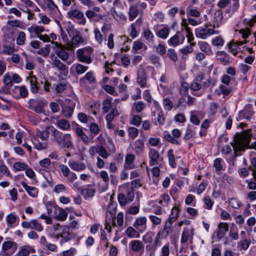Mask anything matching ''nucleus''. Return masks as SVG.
Masks as SVG:
<instances>
[{"instance_id": "nucleus-1", "label": "nucleus", "mask_w": 256, "mask_h": 256, "mask_svg": "<svg viewBox=\"0 0 256 256\" xmlns=\"http://www.w3.org/2000/svg\"><path fill=\"white\" fill-rule=\"evenodd\" d=\"M248 130H243L242 132H237L234 136V142H231L230 144L232 146L234 152L244 151L246 148L254 149L256 150V141L252 142L250 146L251 140V134Z\"/></svg>"}, {"instance_id": "nucleus-29", "label": "nucleus", "mask_w": 256, "mask_h": 256, "mask_svg": "<svg viewBox=\"0 0 256 256\" xmlns=\"http://www.w3.org/2000/svg\"><path fill=\"white\" fill-rule=\"evenodd\" d=\"M18 218L14 213L12 212L8 214L6 218V221L8 225V228L6 230V232L10 228L14 226V224L16 222L17 219Z\"/></svg>"}, {"instance_id": "nucleus-39", "label": "nucleus", "mask_w": 256, "mask_h": 256, "mask_svg": "<svg viewBox=\"0 0 256 256\" xmlns=\"http://www.w3.org/2000/svg\"><path fill=\"white\" fill-rule=\"evenodd\" d=\"M194 128H195L191 125L188 126L183 138L184 140H188L192 138Z\"/></svg>"}, {"instance_id": "nucleus-4", "label": "nucleus", "mask_w": 256, "mask_h": 256, "mask_svg": "<svg viewBox=\"0 0 256 256\" xmlns=\"http://www.w3.org/2000/svg\"><path fill=\"white\" fill-rule=\"evenodd\" d=\"M79 84L80 87L86 88L91 85L96 86L97 81L93 71H90L86 74L84 76L80 78Z\"/></svg>"}, {"instance_id": "nucleus-19", "label": "nucleus", "mask_w": 256, "mask_h": 256, "mask_svg": "<svg viewBox=\"0 0 256 256\" xmlns=\"http://www.w3.org/2000/svg\"><path fill=\"white\" fill-rule=\"evenodd\" d=\"M254 113L252 105L248 104L245 106L244 110L240 112V116L242 118L250 120Z\"/></svg>"}, {"instance_id": "nucleus-59", "label": "nucleus", "mask_w": 256, "mask_h": 256, "mask_svg": "<svg viewBox=\"0 0 256 256\" xmlns=\"http://www.w3.org/2000/svg\"><path fill=\"white\" fill-rule=\"evenodd\" d=\"M250 244V240L244 239L238 242V247L240 248V250H246L248 248Z\"/></svg>"}, {"instance_id": "nucleus-52", "label": "nucleus", "mask_w": 256, "mask_h": 256, "mask_svg": "<svg viewBox=\"0 0 256 256\" xmlns=\"http://www.w3.org/2000/svg\"><path fill=\"white\" fill-rule=\"evenodd\" d=\"M167 56L174 62H176L178 60L177 54L176 50L173 48H169L168 50Z\"/></svg>"}, {"instance_id": "nucleus-43", "label": "nucleus", "mask_w": 256, "mask_h": 256, "mask_svg": "<svg viewBox=\"0 0 256 256\" xmlns=\"http://www.w3.org/2000/svg\"><path fill=\"white\" fill-rule=\"evenodd\" d=\"M118 115V113L117 109L114 108H112L110 111V112L106 114V122H112V120L114 118Z\"/></svg>"}, {"instance_id": "nucleus-14", "label": "nucleus", "mask_w": 256, "mask_h": 256, "mask_svg": "<svg viewBox=\"0 0 256 256\" xmlns=\"http://www.w3.org/2000/svg\"><path fill=\"white\" fill-rule=\"evenodd\" d=\"M22 226L24 228L35 230L38 232L43 230V226L36 220H32L30 222L24 221L22 223Z\"/></svg>"}, {"instance_id": "nucleus-64", "label": "nucleus", "mask_w": 256, "mask_h": 256, "mask_svg": "<svg viewBox=\"0 0 256 256\" xmlns=\"http://www.w3.org/2000/svg\"><path fill=\"white\" fill-rule=\"evenodd\" d=\"M68 217V214L62 208H60L58 211V214H56V218L58 220L64 221Z\"/></svg>"}, {"instance_id": "nucleus-57", "label": "nucleus", "mask_w": 256, "mask_h": 256, "mask_svg": "<svg viewBox=\"0 0 256 256\" xmlns=\"http://www.w3.org/2000/svg\"><path fill=\"white\" fill-rule=\"evenodd\" d=\"M72 128L76 134L78 136H80L84 132L83 131V128L76 122L72 123Z\"/></svg>"}, {"instance_id": "nucleus-20", "label": "nucleus", "mask_w": 256, "mask_h": 256, "mask_svg": "<svg viewBox=\"0 0 256 256\" xmlns=\"http://www.w3.org/2000/svg\"><path fill=\"white\" fill-rule=\"evenodd\" d=\"M36 250L30 245H24L20 248V250L16 256H29L30 253H35Z\"/></svg>"}, {"instance_id": "nucleus-41", "label": "nucleus", "mask_w": 256, "mask_h": 256, "mask_svg": "<svg viewBox=\"0 0 256 256\" xmlns=\"http://www.w3.org/2000/svg\"><path fill=\"white\" fill-rule=\"evenodd\" d=\"M74 66L75 72L78 75L84 74L88 68V66H85L80 64H76Z\"/></svg>"}, {"instance_id": "nucleus-46", "label": "nucleus", "mask_w": 256, "mask_h": 256, "mask_svg": "<svg viewBox=\"0 0 256 256\" xmlns=\"http://www.w3.org/2000/svg\"><path fill=\"white\" fill-rule=\"evenodd\" d=\"M143 35L148 42L154 43V35L149 29L145 30L144 31Z\"/></svg>"}, {"instance_id": "nucleus-7", "label": "nucleus", "mask_w": 256, "mask_h": 256, "mask_svg": "<svg viewBox=\"0 0 256 256\" xmlns=\"http://www.w3.org/2000/svg\"><path fill=\"white\" fill-rule=\"evenodd\" d=\"M228 230V224L226 222H220L214 232L212 238L216 241H220Z\"/></svg>"}, {"instance_id": "nucleus-24", "label": "nucleus", "mask_w": 256, "mask_h": 256, "mask_svg": "<svg viewBox=\"0 0 256 256\" xmlns=\"http://www.w3.org/2000/svg\"><path fill=\"white\" fill-rule=\"evenodd\" d=\"M86 15L90 21L94 22H97L103 18L102 14L96 13L92 10L86 11Z\"/></svg>"}, {"instance_id": "nucleus-49", "label": "nucleus", "mask_w": 256, "mask_h": 256, "mask_svg": "<svg viewBox=\"0 0 256 256\" xmlns=\"http://www.w3.org/2000/svg\"><path fill=\"white\" fill-rule=\"evenodd\" d=\"M195 42H191L190 45L187 46L184 48H180V52L183 54L188 55L189 54L192 53L193 50V46L195 45Z\"/></svg>"}, {"instance_id": "nucleus-16", "label": "nucleus", "mask_w": 256, "mask_h": 256, "mask_svg": "<svg viewBox=\"0 0 256 256\" xmlns=\"http://www.w3.org/2000/svg\"><path fill=\"white\" fill-rule=\"evenodd\" d=\"M128 246L130 249L134 252L142 254L144 252V244L140 240H132L130 242Z\"/></svg>"}, {"instance_id": "nucleus-3", "label": "nucleus", "mask_w": 256, "mask_h": 256, "mask_svg": "<svg viewBox=\"0 0 256 256\" xmlns=\"http://www.w3.org/2000/svg\"><path fill=\"white\" fill-rule=\"evenodd\" d=\"M55 130L56 128L54 126H47L44 130L38 131L36 132L37 136L44 142H40L38 140H34L33 142L34 148L38 150L46 149L48 144L46 142L48 139L50 134H52V138H54V133Z\"/></svg>"}, {"instance_id": "nucleus-38", "label": "nucleus", "mask_w": 256, "mask_h": 256, "mask_svg": "<svg viewBox=\"0 0 256 256\" xmlns=\"http://www.w3.org/2000/svg\"><path fill=\"white\" fill-rule=\"evenodd\" d=\"M112 98H108L104 100L102 102V110L104 113L108 112L110 110L112 109Z\"/></svg>"}, {"instance_id": "nucleus-30", "label": "nucleus", "mask_w": 256, "mask_h": 256, "mask_svg": "<svg viewBox=\"0 0 256 256\" xmlns=\"http://www.w3.org/2000/svg\"><path fill=\"white\" fill-rule=\"evenodd\" d=\"M217 55L220 56L217 60L220 64L224 66H226L229 63V55L224 51L218 52Z\"/></svg>"}, {"instance_id": "nucleus-53", "label": "nucleus", "mask_w": 256, "mask_h": 256, "mask_svg": "<svg viewBox=\"0 0 256 256\" xmlns=\"http://www.w3.org/2000/svg\"><path fill=\"white\" fill-rule=\"evenodd\" d=\"M3 82L5 84L6 88L7 89H10L12 86V80L8 74H6L4 75L3 79Z\"/></svg>"}, {"instance_id": "nucleus-56", "label": "nucleus", "mask_w": 256, "mask_h": 256, "mask_svg": "<svg viewBox=\"0 0 256 256\" xmlns=\"http://www.w3.org/2000/svg\"><path fill=\"white\" fill-rule=\"evenodd\" d=\"M222 18L223 16L222 12L220 10L216 11L214 14V24H216L218 26L219 24H221Z\"/></svg>"}, {"instance_id": "nucleus-45", "label": "nucleus", "mask_w": 256, "mask_h": 256, "mask_svg": "<svg viewBox=\"0 0 256 256\" xmlns=\"http://www.w3.org/2000/svg\"><path fill=\"white\" fill-rule=\"evenodd\" d=\"M228 204L232 208L238 209L242 206V202L237 198H230L228 200Z\"/></svg>"}, {"instance_id": "nucleus-13", "label": "nucleus", "mask_w": 256, "mask_h": 256, "mask_svg": "<svg viewBox=\"0 0 256 256\" xmlns=\"http://www.w3.org/2000/svg\"><path fill=\"white\" fill-rule=\"evenodd\" d=\"M147 219L145 216L138 217L133 224L134 227L140 233L144 232L147 228Z\"/></svg>"}, {"instance_id": "nucleus-48", "label": "nucleus", "mask_w": 256, "mask_h": 256, "mask_svg": "<svg viewBox=\"0 0 256 256\" xmlns=\"http://www.w3.org/2000/svg\"><path fill=\"white\" fill-rule=\"evenodd\" d=\"M168 158L170 165L172 168H175L176 166V164L175 162V158L173 150L172 149L169 150L168 151Z\"/></svg>"}, {"instance_id": "nucleus-5", "label": "nucleus", "mask_w": 256, "mask_h": 256, "mask_svg": "<svg viewBox=\"0 0 256 256\" xmlns=\"http://www.w3.org/2000/svg\"><path fill=\"white\" fill-rule=\"evenodd\" d=\"M92 52V48H84L79 49L76 51V56L78 60L80 62L89 64L92 62L91 55Z\"/></svg>"}, {"instance_id": "nucleus-63", "label": "nucleus", "mask_w": 256, "mask_h": 256, "mask_svg": "<svg viewBox=\"0 0 256 256\" xmlns=\"http://www.w3.org/2000/svg\"><path fill=\"white\" fill-rule=\"evenodd\" d=\"M134 106L137 112H140L146 108V105L143 102L138 101L134 102Z\"/></svg>"}, {"instance_id": "nucleus-11", "label": "nucleus", "mask_w": 256, "mask_h": 256, "mask_svg": "<svg viewBox=\"0 0 256 256\" xmlns=\"http://www.w3.org/2000/svg\"><path fill=\"white\" fill-rule=\"evenodd\" d=\"M174 222L170 220H166L162 230L158 231L162 234V238H166L168 235H171V234L178 232L174 230L172 226Z\"/></svg>"}, {"instance_id": "nucleus-27", "label": "nucleus", "mask_w": 256, "mask_h": 256, "mask_svg": "<svg viewBox=\"0 0 256 256\" xmlns=\"http://www.w3.org/2000/svg\"><path fill=\"white\" fill-rule=\"evenodd\" d=\"M56 124L58 128L62 130H68L70 128V122L66 119L57 120Z\"/></svg>"}, {"instance_id": "nucleus-32", "label": "nucleus", "mask_w": 256, "mask_h": 256, "mask_svg": "<svg viewBox=\"0 0 256 256\" xmlns=\"http://www.w3.org/2000/svg\"><path fill=\"white\" fill-rule=\"evenodd\" d=\"M140 232L133 226H128L126 230V234L130 238H138L140 236Z\"/></svg>"}, {"instance_id": "nucleus-10", "label": "nucleus", "mask_w": 256, "mask_h": 256, "mask_svg": "<svg viewBox=\"0 0 256 256\" xmlns=\"http://www.w3.org/2000/svg\"><path fill=\"white\" fill-rule=\"evenodd\" d=\"M148 156L150 159V166L160 164L163 160L162 158L160 156L158 152L154 148H150Z\"/></svg>"}, {"instance_id": "nucleus-9", "label": "nucleus", "mask_w": 256, "mask_h": 256, "mask_svg": "<svg viewBox=\"0 0 256 256\" xmlns=\"http://www.w3.org/2000/svg\"><path fill=\"white\" fill-rule=\"evenodd\" d=\"M52 67H56L57 70L60 71V74L58 76V77L60 78L62 76H67L68 74V66L56 57L52 60Z\"/></svg>"}, {"instance_id": "nucleus-28", "label": "nucleus", "mask_w": 256, "mask_h": 256, "mask_svg": "<svg viewBox=\"0 0 256 256\" xmlns=\"http://www.w3.org/2000/svg\"><path fill=\"white\" fill-rule=\"evenodd\" d=\"M203 79V75L198 76L192 82L190 85V88L194 91H198L202 88V86L200 82Z\"/></svg>"}, {"instance_id": "nucleus-58", "label": "nucleus", "mask_w": 256, "mask_h": 256, "mask_svg": "<svg viewBox=\"0 0 256 256\" xmlns=\"http://www.w3.org/2000/svg\"><path fill=\"white\" fill-rule=\"evenodd\" d=\"M223 160L221 158H217L215 159L214 162V167L215 168L216 171L217 173L220 172L222 170V162Z\"/></svg>"}, {"instance_id": "nucleus-8", "label": "nucleus", "mask_w": 256, "mask_h": 256, "mask_svg": "<svg viewBox=\"0 0 256 256\" xmlns=\"http://www.w3.org/2000/svg\"><path fill=\"white\" fill-rule=\"evenodd\" d=\"M55 46L53 47L55 54L62 60H66L69 58V54L66 47L61 44L53 42Z\"/></svg>"}, {"instance_id": "nucleus-26", "label": "nucleus", "mask_w": 256, "mask_h": 256, "mask_svg": "<svg viewBox=\"0 0 256 256\" xmlns=\"http://www.w3.org/2000/svg\"><path fill=\"white\" fill-rule=\"evenodd\" d=\"M20 184L30 196L34 198L37 196L38 190L36 188L28 186L24 181L21 182Z\"/></svg>"}, {"instance_id": "nucleus-21", "label": "nucleus", "mask_w": 256, "mask_h": 256, "mask_svg": "<svg viewBox=\"0 0 256 256\" xmlns=\"http://www.w3.org/2000/svg\"><path fill=\"white\" fill-rule=\"evenodd\" d=\"M135 156L133 154H128L125 158V162L124 164V170H130L135 168L134 162Z\"/></svg>"}, {"instance_id": "nucleus-12", "label": "nucleus", "mask_w": 256, "mask_h": 256, "mask_svg": "<svg viewBox=\"0 0 256 256\" xmlns=\"http://www.w3.org/2000/svg\"><path fill=\"white\" fill-rule=\"evenodd\" d=\"M215 33L216 31L214 29L208 27L198 28L195 31L196 36L202 39H206Z\"/></svg>"}, {"instance_id": "nucleus-36", "label": "nucleus", "mask_w": 256, "mask_h": 256, "mask_svg": "<svg viewBox=\"0 0 256 256\" xmlns=\"http://www.w3.org/2000/svg\"><path fill=\"white\" fill-rule=\"evenodd\" d=\"M134 150L135 152L140 154L143 151L144 148V142L140 140H136L134 142Z\"/></svg>"}, {"instance_id": "nucleus-54", "label": "nucleus", "mask_w": 256, "mask_h": 256, "mask_svg": "<svg viewBox=\"0 0 256 256\" xmlns=\"http://www.w3.org/2000/svg\"><path fill=\"white\" fill-rule=\"evenodd\" d=\"M89 129L92 134V136H96L100 132L98 125L96 123H91L89 125Z\"/></svg>"}, {"instance_id": "nucleus-17", "label": "nucleus", "mask_w": 256, "mask_h": 256, "mask_svg": "<svg viewBox=\"0 0 256 256\" xmlns=\"http://www.w3.org/2000/svg\"><path fill=\"white\" fill-rule=\"evenodd\" d=\"M68 16L70 19L74 18L80 19L81 20L79 24L82 25H84L86 23V19L84 16L83 13L78 10H72L68 12Z\"/></svg>"}, {"instance_id": "nucleus-35", "label": "nucleus", "mask_w": 256, "mask_h": 256, "mask_svg": "<svg viewBox=\"0 0 256 256\" xmlns=\"http://www.w3.org/2000/svg\"><path fill=\"white\" fill-rule=\"evenodd\" d=\"M138 14V10L136 4L130 6L128 10V18L130 21H132Z\"/></svg>"}, {"instance_id": "nucleus-40", "label": "nucleus", "mask_w": 256, "mask_h": 256, "mask_svg": "<svg viewBox=\"0 0 256 256\" xmlns=\"http://www.w3.org/2000/svg\"><path fill=\"white\" fill-rule=\"evenodd\" d=\"M164 138L169 142H170L172 144H176V145H180L181 144V141L174 138L172 135L171 134L166 132L164 134Z\"/></svg>"}, {"instance_id": "nucleus-61", "label": "nucleus", "mask_w": 256, "mask_h": 256, "mask_svg": "<svg viewBox=\"0 0 256 256\" xmlns=\"http://www.w3.org/2000/svg\"><path fill=\"white\" fill-rule=\"evenodd\" d=\"M94 32V38L96 42L99 44H102L104 40V38L100 30L98 28H95Z\"/></svg>"}, {"instance_id": "nucleus-15", "label": "nucleus", "mask_w": 256, "mask_h": 256, "mask_svg": "<svg viewBox=\"0 0 256 256\" xmlns=\"http://www.w3.org/2000/svg\"><path fill=\"white\" fill-rule=\"evenodd\" d=\"M18 248V244L16 242L12 241H6L4 242L2 244V251L0 252V254L4 256H10L11 254H9L7 250L12 248L13 252H15Z\"/></svg>"}, {"instance_id": "nucleus-50", "label": "nucleus", "mask_w": 256, "mask_h": 256, "mask_svg": "<svg viewBox=\"0 0 256 256\" xmlns=\"http://www.w3.org/2000/svg\"><path fill=\"white\" fill-rule=\"evenodd\" d=\"M128 134L132 140H134L138 134V130L133 126H131L128 129Z\"/></svg>"}, {"instance_id": "nucleus-37", "label": "nucleus", "mask_w": 256, "mask_h": 256, "mask_svg": "<svg viewBox=\"0 0 256 256\" xmlns=\"http://www.w3.org/2000/svg\"><path fill=\"white\" fill-rule=\"evenodd\" d=\"M29 81L30 84V90L34 94H36L38 91L37 86V82L36 76H30L29 78Z\"/></svg>"}, {"instance_id": "nucleus-18", "label": "nucleus", "mask_w": 256, "mask_h": 256, "mask_svg": "<svg viewBox=\"0 0 256 256\" xmlns=\"http://www.w3.org/2000/svg\"><path fill=\"white\" fill-rule=\"evenodd\" d=\"M185 39L184 36L181 32H177L168 40V43L174 46L182 44Z\"/></svg>"}, {"instance_id": "nucleus-2", "label": "nucleus", "mask_w": 256, "mask_h": 256, "mask_svg": "<svg viewBox=\"0 0 256 256\" xmlns=\"http://www.w3.org/2000/svg\"><path fill=\"white\" fill-rule=\"evenodd\" d=\"M52 142L63 148L73 149L74 145L72 137L70 134H64L56 128L54 130V138H51Z\"/></svg>"}, {"instance_id": "nucleus-60", "label": "nucleus", "mask_w": 256, "mask_h": 256, "mask_svg": "<svg viewBox=\"0 0 256 256\" xmlns=\"http://www.w3.org/2000/svg\"><path fill=\"white\" fill-rule=\"evenodd\" d=\"M126 197L128 202L134 200V188H128L126 191Z\"/></svg>"}, {"instance_id": "nucleus-44", "label": "nucleus", "mask_w": 256, "mask_h": 256, "mask_svg": "<svg viewBox=\"0 0 256 256\" xmlns=\"http://www.w3.org/2000/svg\"><path fill=\"white\" fill-rule=\"evenodd\" d=\"M180 210L178 207L176 206H174L173 208L172 209L171 214H170L167 220H170L174 222L178 218V212Z\"/></svg>"}, {"instance_id": "nucleus-23", "label": "nucleus", "mask_w": 256, "mask_h": 256, "mask_svg": "<svg viewBox=\"0 0 256 256\" xmlns=\"http://www.w3.org/2000/svg\"><path fill=\"white\" fill-rule=\"evenodd\" d=\"M137 82L142 88L146 86V72L144 69L139 70L137 72Z\"/></svg>"}, {"instance_id": "nucleus-22", "label": "nucleus", "mask_w": 256, "mask_h": 256, "mask_svg": "<svg viewBox=\"0 0 256 256\" xmlns=\"http://www.w3.org/2000/svg\"><path fill=\"white\" fill-rule=\"evenodd\" d=\"M96 193V190L92 186L88 185L80 188V194L85 199L92 197Z\"/></svg>"}, {"instance_id": "nucleus-6", "label": "nucleus", "mask_w": 256, "mask_h": 256, "mask_svg": "<svg viewBox=\"0 0 256 256\" xmlns=\"http://www.w3.org/2000/svg\"><path fill=\"white\" fill-rule=\"evenodd\" d=\"M76 234L72 232H70V228L66 226H62L60 232L57 234L56 238H61L60 242L61 244L68 242L74 238Z\"/></svg>"}, {"instance_id": "nucleus-51", "label": "nucleus", "mask_w": 256, "mask_h": 256, "mask_svg": "<svg viewBox=\"0 0 256 256\" xmlns=\"http://www.w3.org/2000/svg\"><path fill=\"white\" fill-rule=\"evenodd\" d=\"M170 33V29L168 26L162 28V30H159L157 35L162 39H166Z\"/></svg>"}, {"instance_id": "nucleus-34", "label": "nucleus", "mask_w": 256, "mask_h": 256, "mask_svg": "<svg viewBox=\"0 0 256 256\" xmlns=\"http://www.w3.org/2000/svg\"><path fill=\"white\" fill-rule=\"evenodd\" d=\"M198 45L199 46L200 50L207 55L210 56L212 54L211 47L208 43L205 42H199Z\"/></svg>"}, {"instance_id": "nucleus-62", "label": "nucleus", "mask_w": 256, "mask_h": 256, "mask_svg": "<svg viewBox=\"0 0 256 256\" xmlns=\"http://www.w3.org/2000/svg\"><path fill=\"white\" fill-rule=\"evenodd\" d=\"M212 44L217 47L222 46L224 44V40L221 36H218L212 40Z\"/></svg>"}, {"instance_id": "nucleus-55", "label": "nucleus", "mask_w": 256, "mask_h": 256, "mask_svg": "<svg viewBox=\"0 0 256 256\" xmlns=\"http://www.w3.org/2000/svg\"><path fill=\"white\" fill-rule=\"evenodd\" d=\"M163 105L166 110L168 111L172 110L173 104L170 97H166L163 99Z\"/></svg>"}, {"instance_id": "nucleus-33", "label": "nucleus", "mask_w": 256, "mask_h": 256, "mask_svg": "<svg viewBox=\"0 0 256 256\" xmlns=\"http://www.w3.org/2000/svg\"><path fill=\"white\" fill-rule=\"evenodd\" d=\"M68 166L72 170L76 171H80L84 170L86 166L83 162H76L74 161H70Z\"/></svg>"}, {"instance_id": "nucleus-25", "label": "nucleus", "mask_w": 256, "mask_h": 256, "mask_svg": "<svg viewBox=\"0 0 256 256\" xmlns=\"http://www.w3.org/2000/svg\"><path fill=\"white\" fill-rule=\"evenodd\" d=\"M74 105H65L62 106L61 113L62 115L66 118H70L74 112Z\"/></svg>"}, {"instance_id": "nucleus-31", "label": "nucleus", "mask_w": 256, "mask_h": 256, "mask_svg": "<svg viewBox=\"0 0 256 256\" xmlns=\"http://www.w3.org/2000/svg\"><path fill=\"white\" fill-rule=\"evenodd\" d=\"M14 92L16 94H18L20 98H26L28 95V90L24 86H14Z\"/></svg>"}, {"instance_id": "nucleus-42", "label": "nucleus", "mask_w": 256, "mask_h": 256, "mask_svg": "<svg viewBox=\"0 0 256 256\" xmlns=\"http://www.w3.org/2000/svg\"><path fill=\"white\" fill-rule=\"evenodd\" d=\"M228 48L229 50V52H231L234 56H236L240 50V48L238 46V44H235L234 41H231L228 44Z\"/></svg>"}, {"instance_id": "nucleus-47", "label": "nucleus", "mask_w": 256, "mask_h": 256, "mask_svg": "<svg viewBox=\"0 0 256 256\" xmlns=\"http://www.w3.org/2000/svg\"><path fill=\"white\" fill-rule=\"evenodd\" d=\"M82 42L83 38L78 32H77V34L74 36L72 38V44L76 46H78Z\"/></svg>"}]
</instances>
